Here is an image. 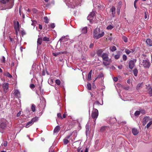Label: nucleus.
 <instances>
[{
    "mask_svg": "<svg viewBox=\"0 0 152 152\" xmlns=\"http://www.w3.org/2000/svg\"><path fill=\"white\" fill-rule=\"evenodd\" d=\"M94 46V43H91L89 45V47L90 48H93Z\"/></svg>",
    "mask_w": 152,
    "mask_h": 152,
    "instance_id": "bf43d9fd",
    "label": "nucleus"
},
{
    "mask_svg": "<svg viewBox=\"0 0 152 152\" xmlns=\"http://www.w3.org/2000/svg\"><path fill=\"white\" fill-rule=\"evenodd\" d=\"M38 120V117H34L31 120V121L32 122L33 124H34V122H35L37 121Z\"/></svg>",
    "mask_w": 152,
    "mask_h": 152,
    "instance_id": "4be33fe9",
    "label": "nucleus"
},
{
    "mask_svg": "<svg viewBox=\"0 0 152 152\" xmlns=\"http://www.w3.org/2000/svg\"><path fill=\"white\" fill-rule=\"evenodd\" d=\"M91 14H90L87 17V19L88 20H89L90 22H91L93 20V18H91Z\"/></svg>",
    "mask_w": 152,
    "mask_h": 152,
    "instance_id": "7c9ffc66",
    "label": "nucleus"
},
{
    "mask_svg": "<svg viewBox=\"0 0 152 152\" xmlns=\"http://www.w3.org/2000/svg\"><path fill=\"white\" fill-rule=\"evenodd\" d=\"M91 74L92 70H91L88 75L87 80L88 81H90L91 80Z\"/></svg>",
    "mask_w": 152,
    "mask_h": 152,
    "instance_id": "5701e85b",
    "label": "nucleus"
},
{
    "mask_svg": "<svg viewBox=\"0 0 152 152\" xmlns=\"http://www.w3.org/2000/svg\"><path fill=\"white\" fill-rule=\"evenodd\" d=\"M63 142L64 144L66 145L69 142V141L66 139H64L63 140Z\"/></svg>",
    "mask_w": 152,
    "mask_h": 152,
    "instance_id": "4c0bfd02",
    "label": "nucleus"
},
{
    "mask_svg": "<svg viewBox=\"0 0 152 152\" xmlns=\"http://www.w3.org/2000/svg\"><path fill=\"white\" fill-rule=\"evenodd\" d=\"M147 88L149 94L151 95V96H152V88L150 86H148Z\"/></svg>",
    "mask_w": 152,
    "mask_h": 152,
    "instance_id": "f3484780",
    "label": "nucleus"
},
{
    "mask_svg": "<svg viewBox=\"0 0 152 152\" xmlns=\"http://www.w3.org/2000/svg\"><path fill=\"white\" fill-rule=\"evenodd\" d=\"M72 135V133L70 135H68L67 136H66L65 138L66 139H67L69 138Z\"/></svg>",
    "mask_w": 152,
    "mask_h": 152,
    "instance_id": "680f3d73",
    "label": "nucleus"
},
{
    "mask_svg": "<svg viewBox=\"0 0 152 152\" xmlns=\"http://www.w3.org/2000/svg\"><path fill=\"white\" fill-rule=\"evenodd\" d=\"M151 119L150 118L149 116H146L142 120V124L143 126H145L146 125V123L149 121H151Z\"/></svg>",
    "mask_w": 152,
    "mask_h": 152,
    "instance_id": "39448f33",
    "label": "nucleus"
},
{
    "mask_svg": "<svg viewBox=\"0 0 152 152\" xmlns=\"http://www.w3.org/2000/svg\"><path fill=\"white\" fill-rule=\"evenodd\" d=\"M50 27L52 28H54L55 27L54 24L53 23H52L50 24Z\"/></svg>",
    "mask_w": 152,
    "mask_h": 152,
    "instance_id": "052dcab7",
    "label": "nucleus"
},
{
    "mask_svg": "<svg viewBox=\"0 0 152 152\" xmlns=\"http://www.w3.org/2000/svg\"><path fill=\"white\" fill-rule=\"evenodd\" d=\"M30 87L31 88L33 89L35 88V86L34 84H30Z\"/></svg>",
    "mask_w": 152,
    "mask_h": 152,
    "instance_id": "6e6d98bb",
    "label": "nucleus"
},
{
    "mask_svg": "<svg viewBox=\"0 0 152 152\" xmlns=\"http://www.w3.org/2000/svg\"><path fill=\"white\" fill-rule=\"evenodd\" d=\"M125 52L126 54L128 55L131 53V50H128L127 49H126L125 50Z\"/></svg>",
    "mask_w": 152,
    "mask_h": 152,
    "instance_id": "79ce46f5",
    "label": "nucleus"
},
{
    "mask_svg": "<svg viewBox=\"0 0 152 152\" xmlns=\"http://www.w3.org/2000/svg\"><path fill=\"white\" fill-rule=\"evenodd\" d=\"M104 50V49H100L97 50L96 51V53L98 56L101 57L102 54V53Z\"/></svg>",
    "mask_w": 152,
    "mask_h": 152,
    "instance_id": "1a4fd4ad",
    "label": "nucleus"
},
{
    "mask_svg": "<svg viewBox=\"0 0 152 152\" xmlns=\"http://www.w3.org/2000/svg\"><path fill=\"white\" fill-rule=\"evenodd\" d=\"M104 76V75H103V74L102 73H101L99 75H98V77H103Z\"/></svg>",
    "mask_w": 152,
    "mask_h": 152,
    "instance_id": "338daca9",
    "label": "nucleus"
},
{
    "mask_svg": "<svg viewBox=\"0 0 152 152\" xmlns=\"http://www.w3.org/2000/svg\"><path fill=\"white\" fill-rule=\"evenodd\" d=\"M17 27H16V26H14V28L15 31H18L20 29V25L18 21H17Z\"/></svg>",
    "mask_w": 152,
    "mask_h": 152,
    "instance_id": "a211bd4d",
    "label": "nucleus"
},
{
    "mask_svg": "<svg viewBox=\"0 0 152 152\" xmlns=\"http://www.w3.org/2000/svg\"><path fill=\"white\" fill-rule=\"evenodd\" d=\"M98 111L96 109H94V111L92 113L91 116L93 119H95L94 122H95L96 119L98 116Z\"/></svg>",
    "mask_w": 152,
    "mask_h": 152,
    "instance_id": "7ed1b4c3",
    "label": "nucleus"
},
{
    "mask_svg": "<svg viewBox=\"0 0 152 152\" xmlns=\"http://www.w3.org/2000/svg\"><path fill=\"white\" fill-rule=\"evenodd\" d=\"M133 72L134 75L135 76H137L138 73L137 70L136 69H134L133 71Z\"/></svg>",
    "mask_w": 152,
    "mask_h": 152,
    "instance_id": "c756f323",
    "label": "nucleus"
},
{
    "mask_svg": "<svg viewBox=\"0 0 152 152\" xmlns=\"http://www.w3.org/2000/svg\"><path fill=\"white\" fill-rule=\"evenodd\" d=\"M108 54L104 53L102 54L101 57L102 59L103 64L105 66L109 65L110 63L111 62V60L108 57Z\"/></svg>",
    "mask_w": 152,
    "mask_h": 152,
    "instance_id": "f03ea898",
    "label": "nucleus"
},
{
    "mask_svg": "<svg viewBox=\"0 0 152 152\" xmlns=\"http://www.w3.org/2000/svg\"><path fill=\"white\" fill-rule=\"evenodd\" d=\"M60 126H56L55 127V128L54 131L53 132L54 133H58L59 131H60Z\"/></svg>",
    "mask_w": 152,
    "mask_h": 152,
    "instance_id": "ddd939ff",
    "label": "nucleus"
},
{
    "mask_svg": "<svg viewBox=\"0 0 152 152\" xmlns=\"http://www.w3.org/2000/svg\"><path fill=\"white\" fill-rule=\"evenodd\" d=\"M121 8V5H120L118 6L117 9V13L118 15H119L120 13V10Z\"/></svg>",
    "mask_w": 152,
    "mask_h": 152,
    "instance_id": "473e14b6",
    "label": "nucleus"
},
{
    "mask_svg": "<svg viewBox=\"0 0 152 152\" xmlns=\"http://www.w3.org/2000/svg\"><path fill=\"white\" fill-rule=\"evenodd\" d=\"M132 132L134 135H136L139 133L137 129L135 128H133L132 130Z\"/></svg>",
    "mask_w": 152,
    "mask_h": 152,
    "instance_id": "f8f14e48",
    "label": "nucleus"
},
{
    "mask_svg": "<svg viewBox=\"0 0 152 152\" xmlns=\"http://www.w3.org/2000/svg\"><path fill=\"white\" fill-rule=\"evenodd\" d=\"M33 124V123L31 121L27 123L26 126H25V127L26 128H28L30 126H31Z\"/></svg>",
    "mask_w": 152,
    "mask_h": 152,
    "instance_id": "a878e982",
    "label": "nucleus"
},
{
    "mask_svg": "<svg viewBox=\"0 0 152 152\" xmlns=\"http://www.w3.org/2000/svg\"><path fill=\"white\" fill-rule=\"evenodd\" d=\"M123 59L124 61H125L127 59V56L125 55H124L123 56Z\"/></svg>",
    "mask_w": 152,
    "mask_h": 152,
    "instance_id": "3c124183",
    "label": "nucleus"
},
{
    "mask_svg": "<svg viewBox=\"0 0 152 152\" xmlns=\"http://www.w3.org/2000/svg\"><path fill=\"white\" fill-rule=\"evenodd\" d=\"M152 124V120H151L147 124L146 126V127L147 129H148L151 125Z\"/></svg>",
    "mask_w": 152,
    "mask_h": 152,
    "instance_id": "bb28decb",
    "label": "nucleus"
},
{
    "mask_svg": "<svg viewBox=\"0 0 152 152\" xmlns=\"http://www.w3.org/2000/svg\"><path fill=\"white\" fill-rule=\"evenodd\" d=\"M110 49L111 51L113 52L116 50V48L115 46H113L110 47Z\"/></svg>",
    "mask_w": 152,
    "mask_h": 152,
    "instance_id": "c85d7f7f",
    "label": "nucleus"
},
{
    "mask_svg": "<svg viewBox=\"0 0 152 152\" xmlns=\"http://www.w3.org/2000/svg\"><path fill=\"white\" fill-rule=\"evenodd\" d=\"M32 21V23L31 24L32 25L34 26V25L37 23V21L35 20H33Z\"/></svg>",
    "mask_w": 152,
    "mask_h": 152,
    "instance_id": "69168bd1",
    "label": "nucleus"
},
{
    "mask_svg": "<svg viewBox=\"0 0 152 152\" xmlns=\"http://www.w3.org/2000/svg\"><path fill=\"white\" fill-rule=\"evenodd\" d=\"M42 37H39L38 38L37 40V45H41L42 43Z\"/></svg>",
    "mask_w": 152,
    "mask_h": 152,
    "instance_id": "6ab92c4d",
    "label": "nucleus"
},
{
    "mask_svg": "<svg viewBox=\"0 0 152 152\" xmlns=\"http://www.w3.org/2000/svg\"><path fill=\"white\" fill-rule=\"evenodd\" d=\"M141 84H138L137 85V86H136V89L138 90L140 89V87H141Z\"/></svg>",
    "mask_w": 152,
    "mask_h": 152,
    "instance_id": "603ef678",
    "label": "nucleus"
},
{
    "mask_svg": "<svg viewBox=\"0 0 152 152\" xmlns=\"http://www.w3.org/2000/svg\"><path fill=\"white\" fill-rule=\"evenodd\" d=\"M8 88L9 83H6L3 84V88L4 90V91H5V89L7 90Z\"/></svg>",
    "mask_w": 152,
    "mask_h": 152,
    "instance_id": "2eb2a0df",
    "label": "nucleus"
},
{
    "mask_svg": "<svg viewBox=\"0 0 152 152\" xmlns=\"http://www.w3.org/2000/svg\"><path fill=\"white\" fill-rule=\"evenodd\" d=\"M5 76H6V77H9V78H12V76L11 75L10 73L8 72H7L5 74Z\"/></svg>",
    "mask_w": 152,
    "mask_h": 152,
    "instance_id": "72a5a7b5",
    "label": "nucleus"
},
{
    "mask_svg": "<svg viewBox=\"0 0 152 152\" xmlns=\"http://www.w3.org/2000/svg\"><path fill=\"white\" fill-rule=\"evenodd\" d=\"M1 62L3 63H5V58L4 56L2 57V59H1Z\"/></svg>",
    "mask_w": 152,
    "mask_h": 152,
    "instance_id": "a18cd8bd",
    "label": "nucleus"
},
{
    "mask_svg": "<svg viewBox=\"0 0 152 152\" xmlns=\"http://www.w3.org/2000/svg\"><path fill=\"white\" fill-rule=\"evenodd\" d=\"M100 30L99 28H96L95 29L93 32V37L94 38L96 37V36L100 32Z\"/></svg>",
    "mask_w": 152,
    "mask_h": 152,
    "instance_id": "423d86ee",
    "label": "nucleus"
},
{
    "mask_svg": "<svg viewBox=\"0 0 152 152\" xmlns=\"http://www.w3.org/2000/svg\"><path fill=\"white\" fill-rule=\"evenodd\" d=\"M57 116L58 118H60L61 119V115L60 113H58L57 114Z\"/></svg>",
    "mask_w": 152,
    "mask_h": 152,
    "instance_id": "13d9d810",
    "label": "nucleus"
},
{
    "mask_svg": "<svg viewBox=\"0 0 152 152\" xmlns=\"http://www.w3.org/2000/svg\"><path fill=\"white\" fill-rule=\"evenodd\" d=\"M6 124L4 123H1L0 124V126L2 129H5L6 127Z\"/></svg>",
    "mask_w": 152,
    "mask_h": 152,
    "instance_id": "58836bf2",
    "label": "nucleus"
},
{
    "mask_svg": "<svg viewBox=\"0 0 152 152\" xmlns=\"http://www.w3.org/2000/svg\"><path fill=\"white\" fill-rule=\"evenodd\" d=\"M149 16L148 15V13L147 12H145V19L146 20H148V19Z\"/></svg>",
    "mask_w": 152,
    "mask_h": 152,
    "instance_id": "e433bc0d",
    "label": "nucleus"
},
{
    "mask_svg": "<svg viewBox=\"0 0 152 152\" xmlns=\"http://www.w3.org/2000/svg\"><path fill=\"white\" fill-rule=\"evenodd\" d=\"M80 145L79 143L77 141L75 142L72 144V147L74 148H77Z\"/></svg>",
    "mask_w": 152,
    "mask_h": 152,
    "instance_id": "dca6fc26",
    "label": "nucleus"
},
{
    "mask_svg": "<svg viewBox=\"0 0 152 152\" xmlns=\"http://www.w3.org/2000/svg\"><path fill=\"white\" fill-rule=\"evenodd\" d=\"M55 83L58 85L59 86L60 84L61 81L60 80L57 79L55 81Z\"/></svg>",
    "mask_w": 152,
    "mask_h": 152,
    "instance_id": "a19ab883",
    "label": "nucleus"
},
{
    "mask_svg": "<svg viewBox=\"0 0 152 152\" xmlns=\"http://www.w3.org/2000/svg\"><path fill=\"white\" fill-rule=\"evenodd\" d=\"M113 28V27L111 25L108 26L107 27V29L108 30H111Z\"/></svg>",
    "mask_w": 152,
    "mask_h": 152,
    "instance_id": "c03bdc74",
    "label": "nucleus"
},
{
    "mask_svg": "<svg viewBox=\"0 0 152 152\" xmlns=\"http://www.w3.org/2000/svg\"><path fill=\"white\" fill-rule=\"evenodd\" d=\"M82 148L80 147H78L77 148V152H83V151L81 150Z\"/></svg>",
    "mask_w": 152,
    "mask_h": 152,
    "instance_id": "49530a36",
    "label": "nucleus"
},
{
    "mask_svg": "<svg viewBox=\"0 0 152 152\" xmlns=\"http://www.w3.org/2000/svg\"><path fill=\"white\" fill-rule=\"evenodd\" d=\"M134 66V61L131 60L129 61V67L131 69H132Z\"/></svg>",
    "mask_w": 152,
    "mask_h": 152,
    "instance_id": "0eeeda50",
    "label": "nucleus"
},
{
    "mask_svg": "<svg viewBox=\"0 0 152 152\" xmlns=\"http://www.w3.org/2000/svg\"><path fill=\"white\" fill-rule=\"evenodd\" d=\"M66 115H67L66 114V113H64L63 114L62 116H61V119H63L65 118Z\"/></svg>",
    "mask_w": 152,
    "mask_h": 152,
    "instance_id": "09e8293b",
    "label": "nucleus"
},
{
    "mask_svg": "<svg viewBox=\"0 0 152 152\" xmlns=\"http://www.w3.org/2000/svg\"><path fill=\"white\" fill-rule=\"evenodd\" d=\"M140 111V113L143 114H145V110H141Z\"/></svg>",
    "mask_w": 152,
    "mask_h": 152,
    "instance_id": "4d7b16f0",
    "label": "nucleus"
},
{
    "mask_svg": "<svg viewBox=\"0 0 152 152\" xmlns=\"http://www.w3.org/2000/svg\"><path fill=\"white\" fill-rule=\"evenodd\" d=\"M44 20L45 22L46 23H48L49 22L48 18L47 17H44Z\"/></svg>",
    "mask_w": 152,
    "mask_h": 152,
    "instance_id": "37998d69",
    "label": "nucleus"
},
{
    "mask_svg": "<svg viewBox=\"0 0 152 152\" xmlns=\"http://www.w3.org/2000/svg\"><path fill=\"white\" fill-rule=\"evenodd\" d=\"M87 88L88 90H91V85L90 83H88L87 85Z\"/></svg>",
    "mask_w": 152,
    "mask_h": 152,
    "instance_id": "ea45409f",
    "label": "nucleus"
},
{
    "mask_svg": "<svg viewBox=\"0 0 152 152\" xmlns=\"http://www.w3.org/2000/svg\"><path fill=\"white\" fill-rule=\"evenodd\" d=\"M120 56V55L119 54H117L115 56L114 58L116 59H118L119 58Z\"/></svg>",
    "mask_w": 152,
    "mask_h": 152,
    "instance_id": "de8ad7c7",
    "label": "nucleus"
},
{
    "mask_svg": "<svg viewBox=\"0 0 152 152\" xmlns=\"http://www.w3.org/2000/svg\"><path fill=\"white\" fill-rule=\"evenodd\" d=\"M146 43L148 47H151L152 46V40L149 38L146 39Z\"/></svg>",
    "mask_w": 152,
    "mask_h": 152,
    "instance_id": "6e6552de",
    "label": "nucleus"
},
{
    "mask_svg": "<svg viewBox=\"0 0 152 152\" xmlns=\"http://www.w3.org/2000/svg\"><path fill=\"white\" fill-rule=\"evenodd\" d=\"M42 40L43 41H50L49 38L46 37H43Z\"/></svg>",
    "mask_w": 152,
    "mask_h": 152,
    "instance_id": "c9c22d12",
    "label": "nucleus"
},
{
    "mask_svg": "<svg viewBox=\"0 0 152 152\" xmlns=\"http://www.w3.org/2000/svg\"><path fill=\"white\" fill-rule=\"evenodd\" d=\"M108 128V127L107 126H102L100 129V131L101 132H103L105 131L106 129H107Z\"/></svg>",
    "mask_w": 152,
    "mask_h": 152,
    "instance_id": "412c9836",
    "label": "nucleus"
},
{
    "mask_svg": "<svg viewBox=\"0 0 152 152\" xmlns=\"http://www.w3.org/2000/svg\"><path fill=\"white\" fill-rule=\"evenodd\" d=\"M122 39L126 43L127 42V41H128L127 38L126 36H123L122 37Z\"/></svg>",
    "mask_w": 152,
    "mask_h": 152,
    "instance_id": "2f4dec72",
    "label": "nucleus"
},
{
    "mask_svg": "<svg viewBox=\"0 0 152 152\" xmlns=\"http://www.w3.org/2000/svg\"><path fill=\"white\" fill-rule=\"evenodd\" d=\"M104 32H101V33H99L96 36V37L95 38L96 39H98L104 36Z\"/></svg>",
    "mask_w": 152,
    "mask_h": 152,
    "instance_id": "9b49d317",
    "label": "nucleus"
},
{
    "mask_svg": "<svg viewBox=\"0 0 152 152\" xmlns=\"http://www.w3.org/2000/svg\"><path fill=\"white\" fill-rule=\"evenodd\" d=\"M100 104L99 102L98 101L94 103V105H99Z\"/></svg>",
    "mask_w": 152,
    "mask_h": 152,
    "instance_id": "0e129e2a",
    "label": "nucleus"
},
{
    "mask_svg": "<svg viewBox=\"0 0 152 152\" xmlns=\"http://www.w3.org/2000/svg\"><path fill=\"white\" fill-rule=\"evenodd\" d=\"M140 111H136L134 113V115L136 116H137L140 115Z\"/></svg>",
    "mask_w": 152,
    "mask_h": 152,
    "instance_id": "f704fd0d",
    "label": "nucleus"
},
{
    "mask_svg": "<svg viewBox=\"0 0 152 152\" xmlns=\"http://www.w3.org/2000/svg\"><path fill=\"white\" fill-rule=\"evenodd\" d=\"M115 8L114 7H112L110 9V10L112 12V16L114 17L115 13Z\"/></svg>",
    "mask_w": 152,
    "mask_h": 152,
    "instance_id": "4468645a",
    "label": "nucleus"
},
{
    "mask_svg": "<svg viewBox=\"0 0 152 152\" xmlns=\"http://www.w3.org/2000/svg\"><path fill=\"white\" fill-rule=\"evenodd\" d=\"M64 53V52H57L56 53H53L52 54L53 56L55 57H56L58 55L60 54H63Z\"/></svg>",
    "mask_w": 152,
    "mask_h": 152,
    "instance_id": "393cba45",
    "label": "nucleus"
},
{
    "mask_svg": "<svg viewBox=\"0 0 152 152\" xmlns=\"http://www.w3.org/2000/svg\"><path fill=\"white\" fill-rule=\"evenodd\" d=\"M10 41L12 43H15V41L14 39L10 37L9 38Z\"/></svg>",
    "mask_w": 152,
    "mask_h": 152,
    "instance_id": "864d4df0",
    "label": "nucleus"
},
{
    "mask_svg": "<svg viewBox=\"0 0 152 152\" xmlns=\"http://www.w3.org/2000/svg\"><path fill=\"white\" fill-rule=\"evenodd\" d=\"M14 94V95L17 97H20V93L18 90H15Z\"/></svg>",
    "mask_w": 152,
    "mask_h": 152,
    "instance_id": "9d476101",
    "label": "nucleus"
},
{
    "mask_svg": "<svg viewBox=\"0 0 152 152\" xmlns=\"http://www.w3.org/2000/svg\"><path fill=\"white\" fill-rule=\"evenodd\" d=\"M2 8L1 10L11 8L14 5L13 0H1L0 1Z\"/></svg>",
    "mask_w": 152,
    "mask_h": 152,
    "instance_id": "f257e3e1",
    "label": "nucleus"
},
{
    "mask_svg": "<svg viewBox=\"0 0 152 152\" xmlns=\"http://www.w3.org/2000/svg\"><path fill=\"white\" fill-rule=\"evenodd\" d=\"M141 64L145 68H148L150 66V62L147 59L143 60Z\"/></svg>",
    "mask_w": 152,
    "mask_h": 152,
    "instance_id": "20e7f679",
    "label": "nucleus"
},
{
    "mask_svg": "<svg viewBox=\"0 0 152 152\" xmlns=\"http://www.w3.org/2000/svg\"><path fill=\"white\" fill-rule=\"evenodd\" d=\"M7 142L6 141H5L4 142L3 144V145L4 146H6L7 145Z\"/></svg>",
    "mask_w": 152,
    "mask_h": 152,
    "instance_id": "5fc2aeb1",
    "label": "nucleus"
},
{
    "mask_svg": "<svg viewBox=\"0 0 152 152\" xmlns=\"http://www.w3.org/2000/svg\"><path fill=\"white\" fill-rule=\"evenodd\" d=\"M138 0H135L134 1V7L135 8H137V6H136V3L138 1Z\"/></svg>",
    "mask_w": 152,
    "mask_h": 152,
    "instance_id": "e2e57ef3",
    "label": "nucleus"
},
{
    "mask_svg": "<svg viewBox=\"0 0 152 152\" xmlns=\"http://www.w3.org/2000/svg\"><path fill=\"white\" fill-rule=\"evenodd\" d=\"M87 31V27H84L82 30L81 32L82 33L86 34Z\"/></svg>",
    "mask_w": 152,
    "mask_h": 152,
    "instance_id": "b1692460",
    "label": "nucleus"
},
{
    "mask_svg": "<svg viewBox=\"0 0 152 152\" xmlns=\"http://www.w3.org/2000/svg\"><path fill=\"white\" fill-rule=\"evenodd\" d=\"M36 106L34 104H32L31 105V110L34 112L35 111Z\"/></svg>",
    "mask_w": 152,
    "mask_h": 152,
    "instance_id": "cd10ccee",
    "label": "nucleus"
},
{
    "mask_svg": "<svg viewBox=\"0 0 152 152\" xmlns=\"http://www.w3.org/2000/svg\"><path fill=\"white\" fill-rule=\"evenodd\" d=\"M66 36H63L60 39L59 41L61 42H65L66 41V40L68 39L67 38H66Z\"/></svg>",
    "mask_w": 152,
    "mask_h": 152,
    "instance_id": "aec40b11",
    "label": "nucleus"
},
{
    "mask_svg": "<svg viewBox=\"0 0 152 152\" xmlns=\"http://www.w3.org/2000/svg\"><path fill=\"white\" fill-rule=\"evenodd\" d=\"M21 34L22 36L26 34L25 31L24 30H22L21 32Z\"/></svg>",
    "mask_w": 152,
    "mask_h": 152,
    "instance_id": "8fccbe9b",
    "label": "nucleus"
},
{
    "mask_svg": "<svg viewBox=\"0 0 152 152\" xmlns=\"http://www.w3.org/2000/svg\"><path fill=\"white\" fill-rule=\"evenodd\" d=\"M14 26H16V27H17V22H16V21H14Z\"/></svg>",
    "mask_w": 152,
    "mask_h": 152,
    "instance_id": "774afa93",
    "label": "nucleus"
}]
</instances>
